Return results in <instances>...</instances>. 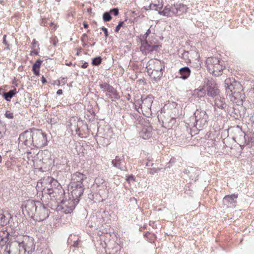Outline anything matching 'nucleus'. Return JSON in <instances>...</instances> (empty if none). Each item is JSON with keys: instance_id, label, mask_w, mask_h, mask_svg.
Wrapping results in <instances>:
<instances>
[{"instance_id": "23", "label": "nucleus", "mask_w": 254, "mask_h": 254, "mask_svg": "<svg viewBox=\"0 0 254 254\" xmlns=\"http://www.w3.org/2000/svg\"><path fill=\"white\" fill-rule=\"evenodd\" d=\"M179 73L181 75L180 78L183 80H186L190 76L191 70L189 67L185 66L179 69Z\"/></svg>"}, {"instance_id": "26", "label": "nucleus", "mask_w": 254, "mask_h": 254, "mask_svg": "<svg viewBox=\"0 0 254 254\" xmlns=\"http://www.w3.org/2000/svg\"><path fill=\"white\" fill-rule=\"evenodd\" d=\"M16 93V89L14 88V89L9 90L8 92H4L3 96L6 101H9L11 98H12Z\"/></svg>"}, {"instance_id": "44", "label": "nucleus", "mask_w": 254, "mask_h": 254, "mask_svg": "<svg viewBox=\"0 0 254 254\" xmlns=\"http://www.w3.org/2000/svg\"><path fill=\"white\" fill-rule=\"evenodd\" d=\"M36 46L39 47V44L38 43V41L36 40V39H33L32 43V48H35Z\"/></svg>"}, {"instance_id": "64", "label": "nucleus", "mask_w": 254, "mask_h": 254, "mask_svg": "<svg viewBox=\"0 0 254 254\" xmlns=\"http://www.w3.org/2000/svg\"><path fill=\"white\" fill-rule=\"evenodd\" d=\"M78 54H79V52H77L76 55H78Z\"/></svg>"}, {"instance_id": "10", "label": "nucleus", "mask_w": 254, "mask_h": 254, "mask_svg": "<svg viewBox=\"0 0 254 254\" xmlns=\"http://www.w3.org/2000/svg\"><path fill=\"white\" fill-rule=\"evenodd\" d=\"M22 206L23 207H22L23 212H26L29 217L33 218L38 208V204L37 205L33 200H28L22 204Z\"/></svg>"}, {"instance_id": "41", "label": "nucleus", "mask_w": 254, "mask_h": 254, "mask_svg": "<svg viewBox=\"0 0 254 254\" xmlns=\"http://www.w3.org/2000/svg\"><path fill=\"white\" fill-rule=\"evenodd\" d=\"M124 24V21H120L118 23V25L116 27V28L115 30V32L118 33L119 31V30H120L121 27H122Z\"/></svg>"}, {"instance_id": "55", "label": "nucleus", "mask_w": 254, "mask_h": 254, "mask_svg": "<svg viewBox=\"0 0 254 254\" xmlns=\"http://www.w3.org/2000/svg\"><path fill=\"white\" fill-rule=\"evenodd\" d=\"M57 94L58 95H62L63 94V90L62 89H59L57 92Z\"/></svg>"}, {"instance_id": "2", "label": "nucleus", "mask_w": 254, "mask_h": 254, "mask_svg": "<svg viewBox=\"0 0 254 254\" xmlns=\"http://www.w3.org/2000/svg\"><path fill=\"white\" fill-rule=\"evenodd\" d=\"M225 87L227 95L231 97L232 102L239 103L243 102L245 98L241 84L233 78H226L225 80Z\"/></svg>"}, {"instance_id": "24", "label": "nucleus", "mask_w": 254, "mask_h": 254, "mask_svg": "<svg viewBox=\"0 0 254 254\" xmlns=\"http://www.w3.org/2000/svg\"><path fill=\"white\" fill-rule=\"evenodd\" d=\"M175 6L177 11V15L186 13L188 9L187 5L182 3L177 2L175 3Z\"/></svg>"}, {"instance_id": "20", "label": "nucleus", "mask_w": 254, "mask_h": 254, "mask_svg": "<svg viewBox=\"0 0 254 254\" xmlns=\"http://www.w3.org/2000/svg\"><path fill=\"white\" fill-rule=\"evenodd\" d=\"M152 128L151 127H144L140 132V136L144 139H148L152 135Z\"/></svg>"}, {"instance_id": "16", "label": "nucleus", "mask_w": 254, "mask_h": 254, "mask_svg": "<svg viewBox=\"0 0 254 254\" xmlns=\"http://www.w3.org/2000/svg\"><path fill=\"white\" fill-rule=\"evenodd\" d=\"M112 165L121 171H126V163L125 160L124 156H117L112 161Z\"/></svg>"}, {"instance_id": "12", "label": "nucleus", "mask_w": 254, "mask_h": 254, "mask_svg": "<svg viewBox=\"0 0 254 254\" xmlns=\"http://www.w3.org/2000/svg\"><path fill=\"white\" fill-rule=\"evenodd\" d=\"M207 95L213 98L219 94V90L215 82L213 80H208L206 83Z\"/></svg>"}, {"instance_id": "43", "label": "nucleus", "mask_w": 254, "mask_h": 254, "mask_svg": "<svg viewBox=\"0 0 254 254\" xmlns=\"http://www.w3.org/2000/svg\"><path fill=\"white\" fill-rule=\"evenodd\" d=\"M160 169L159 168H152L149 170V174L153 175L154 174L158 172Z\"/></svg>"}, {"instance_id": "22", "label": "nucleus", "mask_w": 254, "mask_h": 254, "mask_svg": "<svg viewBox=\"0 0 254 254\" xmlns=\"http://www.w3.org/2000/svg\"><path fill=\"white\" fill-rule=\"evenodd\" d=\"M107 95L111 99H118L120 98L119 93L112 86L110 85L107 90Z\"/></svg>"}, {"instance_id": "15", "label": "nucleus", "mask_w": 254, "mask_h": 254, "mask_svg": "<svg viewBox=\"0 0 254 254\" xmlns=\"http://www.w3.org/2000/svg\"><path fill=\"white\" fill-rule=\"evenodd\" d=\"M158 13L161 15L167 17H172L173 15L177 16V11L175 6V3L173 5L167 4L163 10H159Z\"/></svg>"}, {"instance_id": "48", "label": "nucleus", "mask_w": 254, "mask_h": 254, "mask_svg": "<svg viewBox=\"0 0 254 254\" xmlns=\"http://www.w3.org/2000/svg\"><path fill=\"white\" fill-rule=\"evenodd\" d=\"M130 180L134 181V177L133 175L128 176L127 179V182H129Z\"/></svg>"}, {"instance_id": "42", "label": "nucleus", "mask_w": 254, "mask_h": 254, "mask_svg": "<svg viewBox=\"0 0 254 254\" xmlns=\"http://www.w3.org/2000/svg\"><path fill=\"white\" fill-rule=\"evenodd\" d=\"M26 153L27 155V157L29 159H30V158H33L35 157V156L37 155V153L34 152L32 153L31 151H27Z\"/></svg>"}, {"instance_id": "47", "label": "nucleus", "mask_w": 254, "mask_h": 254, "mask_svg": "<svg viewBox=\"0 0 254 254\" xmlns=\"http://www.w3.org/2000/svg\"><path fill=\"white\" fill-rule=\"evenodd\" d=\"M175 161L176 160L175 158H171L169 162L168 163V166H167V167L169 168L170 167V165H172V164L174 163Z\"/></svg>"}, {"instance_id": "8", "label": "nucleus", "mask_w": 254, "mask_h": 254, "mask_svg": "<svg viewBox=\"0 0 254 254\" xmlns=\"http://www.w3.org/2000/svg\"><path fill=\"white\" fill-rule=\"evenodd\" d=\"M37 203L38 207L33 219L37 221H42L49 217V210L44 204Z\"/></svg>"}, {"instance_id": "14", "label": "nucleus", "mask_w": 254, "mask_h": 254, "mask_svg": "<svg viewBox=\"0 0 254 254\" xmlns=\"http://www.w3.org/2000/svg\"><path fill=\"white\" fill-rule=\"evenodd\" d=\"M147 71H156L158 70H164L165 66L163 63L158 60H151L148 63L146 67Z\"/></svg>"}, {"instance_id": "21", "label": "nucleus", "mask_w": 254, "mask_h": 254, "mask_svg": "<svg viewBox=\"0 0 254 254\" xmlns=\"http://www.w3.org/2000/svg\"><path fill=\"white\" fill-rule=\"evenodd\" d=\"M164 70L147 71V72L151 78H153L155 81H157L159 80L162 76Z\"/></svg>"}, {"instance_id": "62", "label": "nucleus", "mask_w": 254, "mask_h": 254, "mask_svg": "<svg viewBox=\"0 0 254 254\" xmlns=\"http://www.w3.org/2000/svg\"><path fill=\"white\" fill-rule=\"evenodd\" d=\"M1 161H2V157L0 155V163H1Z\"/></svg>"}, {"instance_id": "60", "label": "nucleus", "mask_w": 254, "mask_h": 254, "mask_svg": "<svg viewBox=\"0 0 254 254\" xmlns=\"http://www.w3.org/2000/svg\"><path fill=\"white\" fill-rule=\"evenodd\" d=\"M144 8L146 10H148L149 9H147L148 8V6H144Z\"/></svg>"}, {"instance_id": "5", "label": "nucleus", "mask_w": 254, "mask_h": 254, "mask_svg": "<svg viewBox=\"0 0 254 254\" xmlns=\"http://www.w3.org/2000/svg\"><path fill=\"white\" fill-rule=\"evenodd\" d=\"M47 182L49 183V186L47 188L44 189L45 193H47L51 197H57V194L61 192L62 194L64 193V190L62 189V186L60 183L56 180L52 178H49Z\"/></svg>"}, {"instance_id": "25", "label": "nucleus", "mask_w": 254, "mask_h": 254, "mask_svg": "<svg viewBox=\"0 0 254 254\" xmlns=\"http://www.w3.org/2000/svg\"><path fill=\"white\" fill-rule=\"evenodd\" d=\"M43 61L40 59L37 60L32 66V71L35 75L38 76L40 74V68Z\"/></svg>"}, {"instance_id": "38", "label": "nucleus", "mask_w": 254, "mask_h": 254, "mask_svg": "<svg viewBox=\"0 0 254 254\" xmlns=\"http://www.w3.org/2000/svg\"><path fill=\"white\" fill-rule=\"evenodd\" d=\"M87 35L85 33L83 34L81 38V41L83 43V46H85L86 44L85 43L86 41H88Z\"/></svg>"}, {"instance_id": "34", "label": "nucleus", "mask_w": 254, "mask_h": 254, "mask_svg": "<svg viewBox=\"0 0 254 254\" xmlns=\"http://www.w3.org/2000/svg\"><path fill=\"white\" fill-rule=\"evenodd\" d=\"M191 64H192L191 66L197 70L199 69L201 67V64L200 62L199 61L198 59L196 61H194V62H191Z\"/></svg>"}, {"instance_id": "9", "label": "nucleus", "mask_w": 254, "mask_h": 254, "mask_svg": "<svg viewBox=\"0 0 254 254\" xmlns=\"http://www.w3.org/2000/svg\"><path fill=\"white\" fill-rule=\"evenodd\" d=\"M71 187V197L79 202L80 197L83 195L84 187L83 184H77L74 183H70Z\"/></svg>"}, {"instance_id": "56", "label": "nucleus", "mask_w": 254, "mask_h": 254, "mask_svg": "<svg viewBox=\"0 0 254 254\" xmlns=\"http://www.w3.org/2000/svg\"><path fill=\"white\" fill-rule=\"evenodd\" d=\"M153 164L152 163L150 162V161H148L146 164V166H152Z\"/></svg>"}, {"instance_id": "45", "label": "nucleus", "mask_w": 254, "mask_h": 254, "mask_svg": "<svg viewBox=\"0 0 254 254\" xmlns=\"http://www.w3.org/2000/svg\"><path fill=\"white\" fill-rule=\"evenodd\" d=\"M101 29L104 32L105 37H107L108 36V32L107 29L105 27L103 26L102 27H101Z\"/></svg>"}, {"instance_id": "61", "label": "nucleus", "mask_w": 254, "mask_h": 254, "mask_svg": "<svg viewBox=\"0 0 254 254\" xmlns=\"http://www.w3.org/2000/svg\"><path fill=\"white\" fill-rule=\"evenodd\" d=\"M66 64L68 65V66H70V65H71L72 64V63L71 62H69V63Z\"/></svg>"}, {"instance_id": "17", "label": "nucleus", "mask_w": 254, "mask_h": 254, "mask_svg": "<svg viewBox=\"0 0 254 254\" xmlns=\"http://www.w3.org/2000/svg\"><path fill=\"white\" fill-rule=\"evenodd\" d=\"M238 194H233L226 195L223 198V203L228 207H235L237 202Z\"/></svg>"}, {"instance_id": "49", "label": "nucleus", "mask_w": 254, "mask_h": 254, "mask_svg": "<svg viewBox=\"0 0 254 254\" xmlns=\"http://www.w3.org/2000/svg\"><path fill=\"white\" fill-rule=\"evenodd\" d=\"M79 245V241L76 240L73 242V244L72 245V246L73 247H77Z\"/></svg>"}, {"instance_id": "51", "label": "nucleus", "mask_w": 254, "mask_h": 254, "mask_svg": "<svg viewBox=\"0 0 254 254\" xmlns=\"http://www.w3.org/2000/svg\"><path fill=\"white\" fill-rule=\"evenodd\" d=\"M88 65V64L86 62H85L82 65H81V67L83 68H86L87 67Z\"/></svg>"}, {"instance_id": "63", "label": "nucleus", "mask_w": 254, "mask_h": 254, "mask_svg": "<svg viewBox=\"0 0 254 254\" xmlns=\"http://www.w3.org/2000/svg\"><path fill=\"white\" fill-rule=\"evenodd\" d=\"M95 44V42L93 43L92 44V46H94Z\"/></svg>"}, {"instance_id": "52", "label": "nucleus", "mask_w": 254, "mask_h": 254, "mask_svg": "<svg viewBox=\"0 0 254 254\" xmlns=\"http://www.w3.org/2000/svg\"><path fill=\"white\" fill-rule=\"evenodd\" d=\"M41 81L43 84L46 83L47 82L46 79L44 77V76H42L41 77Z\"/></svg>"}, {"instance_id": "50", "label": "nucleus", "mask_w": 254, "mask_h": 254, "mask_svg": "<svg viewBox=\"0 0 254 254\" xmlns=\"http://www.w3.org/2000/svg\"><path fill=\"white\" fill-rule=\"evenodd\" d=\"M38 53H39L37 50H34L31 51L30 55H32L33 54H34V55H38Z\"/></svg>"}, {"instance_id": "29", "label": "nucleus", "mask_w": 254, "mask_h": 254, "mask_svg": "<svg viewBox=\"0 0 254 254\" xmlns=\"http://www.w3.org/2000/svg\"><path fill=\"white\" fill-rule=\"evenodd\" d=\"M6 127L5 124L0 120V139L2 138L5 134Z\"/></svg>"}, {"instance_id": "46", "label": "nucleus", "mask_w": 254, "mask_h": 254, "mask_svg": "<svg viewBox=\"0 0 254 254\" xmlns=\"http://www.w3.org/2000/svg\"><path fill=\"white\" fill-rule=\"evenodd\" d=\"M108 131H109V133L110 134L109 135L108 134H104V137L105 138H108V136H109L110 137H111L112 135H113V132L112 131V130H111L109 128H108Z\"/></svg>"}, {"instance_id": "11", "label": "nucleus", "mask_w": 254, "mask_h": 254, "mask_svg": "<svg viewBox=\"0 0 254 254\" xmlns=\"http://www.w3.org/2000/svg\"><path fill=\"white\" fill-rule=\"evenodd\" d=\"M24 240L19 243V246L27 252L28 254H31L35 250V245L33 239L29 237H23Z\"/></svg>"}, {"instance_id": "31", "label": "nucleus", "mask_w": 254, "mask_h": 254, "mask_svg": "<svg viewBox=\"0 0 254 254\" xmlns=\"http://www.w3.org/2000/svg\"><path fill=\"white\" fill-rule=\"evenodd\" d=\"M181 58L185 61L187 64L190 63L189 51H184L183 53L182 54Z\"/></svg>"}, {"instance_id": "18", "label": "nucleus", "mask_w": 254, "mask_h": 254, "mask_svg": "<svg viewBox=\"0 0 254 254\" xmlns=\"http://www.w3.org/2000/svg\"><path fill=\"white\" fill-rule=\"evenodd\" d=\"M86 179L85 175L79 172H76L72 176L71 181L70 183H74L75 184H83V181Z\"/></svg>"}, {"instance_id": "19", "label": "nucleus", "mask_w": 254, "mask_h": 254, "mask_svg": "<svg viewBox=\"0 0 254 254\" xmlns=\"http://www.w3.org/2000/svg\"><path fill=\"white\" fill-rule=\"evenodd\" d=\"M214 98V108L216 107L219 109H224L226 108L227 105L225 102V99L224 97L220 96L219 95L215 97Z\"/></svg>"}, {"instance_id": "13", "label": "nucleus", "mask_w": 254, "mask_h": 254, "mask_svg": "<svg viewBox=\"0 0 254 254\" xmlns=\"http://www.w3.org/2000/svg\"><path fill=\"white\" fill-rule=\"evenodd\" d=\"M158 47L159 45L155 43L150 42L149 44L147 41H142L140 49L142 54L146 55L154 51H157Z\"/></svg>"}, {"instance_id": "6", "label": "nucleus", "mask_w": 254, "mask_h": 254, "mask_svg": "<svg viewBox=\"0 0 254 254\" xmlns=\"http://www.w3.org/2000/svg\"><path fill=\"white\" fill-rule=\"evenodd\" d=\"M193 115L195 119L194 126L198 129H201L207 126L208 116L204 110L197 109Z\"/></svg>"}, {"instance_id": "37", "label": "nucleus", "mask_w": 254, "mask_h": 254, "mask_svg": "<svg viewBox=\"0 0 254 254\" xmlns=\"http://www.w3.org/2000/svg\"><path fill=\"white\" fill-rule=\"evenodd\" d=\"M99 86L104 91H107V89L110 86V85L107 83H104L100 84L99 85Z\"/></svg>"}, {"instance_id": "36", "label": "nucleus", "mask_w": 254, "mask_h": 254, "mask_svg": "<svg viewBox=\"0 0 254 254\" xmlns=\"http://www.w3.org/2000/svg\"><path fill=\"white\" fill-rule=\"evenodd\" d=\"M130 201L132 203V205L134 206V207L136 209L138 208L139 206L137 204V202L136 199L134 197H131L130 198Z\"/></svg>"}, {"instance_id": "32", "label": "nucleus", "mask_w": 254, "mask_h": 254, "mask_svg": "<svg viewBox=\"0 0 254 254\" xmlns=\"http://www.w3.org/2000/svg\"><path fill=\"white\" fill-rule=\"evenodd\" d=\"M102 59L101 57H97L92 59V64L94 65L98 66L102 62Z\"/></svg>"}, {"instance_id": "33", "label": "nucleus", "mask_w": 254, "mask_h": 254, "mask_svg": "<svg viewBox=\"0 0 254 254\" xmlns=\"http://www.w3.org/2000/svg\"><path fill=\"white\" fill-rule=\"evenodd\" d=\"M163 7V4H161L160 5L159 4H156L154 3H151L148 6V8L147 9H150V10H157V8H159L160 9H162Z\"/></svg>"}, {"instance_id": "1", "label": "nucleus", "mask_w": 254, "mask_h": 254, "mask_svg": "<svg viewBox=\"0 0 254 254\" xmlns=\"http://www.w3.org/2000/svg\"><path fill=\"white\" fill-rule=\"evenodd\" d=\"M19 143L27 147L40 148L47 144V134L41 129L27 130L19 135Z\"/></svg>"}, {"instance_id": "58", "label": "nucleus", "mask_w": 254, "mask_h": 254, "mask_svg": "<svg viewBox=\"0 0 254 254\" xmlns=\"http://www.w3.org/2000/svg\"><path fill=\"white\" fill-rule=\"evenodd\" d=\"M8 245H6L4 251H5V252H6L9 254L10 253V250H8Z\"/></svg>"}, {"instance_id": "3", "label": "nucleus", "mask_w": 254, "mask_h": 254, "mask_svg": "<svg viewBox=\"0 0 254 254\" xmlns=\"http://www.w3.org/2000/svg\"><path fill=\"white\" fill-rule=\"evenodd\" d=\"M153 99L154 97L151 95H142L140 99L134 101L135 108L139 113L140 110L144 116L149 117L152 113L151 108Z\"/></svg>"}, {"instance_id": "59", "label": "nucleus", "mask_w": 254, "mask_h": 254, "mask_svg": "<svg viewBox=\"0 0 254 254\" xmlns=\"http://www.w3.org/2000/svg\"><path fill=\"white\" fill-rule=\"evenodd\" d=\"M148 35H149V34L151 33V31H150V29H148L147 31V32H146Z\"/></svg>"}, {"instance_id": "30", "label": "nucleus", "mask_w": 254, "mask_h": 254, "mask_svg": "<svg viewBox=\"0 0 254 254\" xmlns=\"http://www.w3.org/2000/svg\"><path fill=\"white\" fill-rule=\"evenodd\" d=\"M8 219L3 214H0V226H3L8 223Z\"/></svg>"}, {"instance_id": "28", "label": "nucleus", "mask_w": 254, "mask_h": 254, "mask_svg": "<svg viewBox=\"0 0 254 254\" xmlns=\"http://www.w3.org/2000/svg\"><path fill=\"white\" fill-rule=\"evenodd\" d=\"M205 90L203 87H199L198 89L194 90L193 95L198 98H201L205 95Z\"/></svg>"}, {"instance_id": "7", "label": "nucleus", "mask_w": 254, "mask_h": 254, "mask_svg": "<svg viewBox=\"0 0 254 254\" xmlns=\"http://www.w3.org/2000/svg\"><path fill=\"white\" fill-rule=\"evenodd\" d=\"M78 202H76L74 198L69 197L68 199L62 200L60 204L58 205L57 209L65 214L70 213Z\"/></svg>"}, {"instance_id": "4", "label": "nucleus", "mask_w": 254, "mask_h": 254, "mask_svg": "<svg viewBox=\"0 0 254 254\" xmlns=\"http://www.w3.org/2000/svg\"><path fill=\"white\" fill-rule=\"evenodd\" d=\"M206 64L208 71L215 76L222 74L223 70L225 68L223 62L215 57H209L206 61Z\"/></svg>"}, {"instance_id": "35", "label": "nucleus", "mask_w": 254, "mask_h": 254, "mask_svg": "<svg viewBox=\"0 0 254 254\" xmlns=\"http://www.w3.org/2000/svg\"><path fill=\"white\" fill-rule=\"evenodd\" d=\"M103 19L105 22L110 21L112 19V16L111 15L110 12H105L104 13L103 15Z\"/></svg>"}, {"instance_id": "53", "label": "nucleus", "mask_w": 254, "mask_h": 254, "mask_svg": "<svg viewBox=\"0 0 254 254\" xmlns=\"http://www.w3.org/2000/svg\"><path fill=\"white\" fill-rule=\"evenodd\" d=\"M149 35H148L146 33H145L144 35L142 36V40H143V41H146V39L147 38V37H148Z\"/></svg>"}, {"instance_id": "27", "label": "nucleus", "mask_w": 254, "mask_h": 254, "mask_svg": "<svg viewBox=\"0 0 254 254\" xmlns=\"http://www.w3.org/2000/svg\"><path fill=\"white\" fill-rule=\"evenodd\" d=\"M189 59H190V64L191 63V62L196 61L199 58V53L195 50H191L189 51Z\"/></svg>"}, {"instance_id": "39", "label": "nucleus", "mask_w": 254, "mask_h": 254, "mask_svg": "<svg viewBox=\"0 0 254 254\" xmlns=\"http://www.w3.org/2000/svg\"><path fill=\"white\" fill-rule=\"evenodd\" d=\"M6 118L9 119H13L14 118L13 114L9 111H6L5 113Z\"/></svg>"}, {"instance_id": "40", "label": "nucleus", "mask_w": 254, "mask_h": 254, "mask_svg": "<svg viewBox=\"0 0 254 254\" xmlns=\"http://www.w3.org/2000/svg\"><path fill=\"white\" fill-rule=\"evenodd\" d=\"M110 14H113L114 16H117L119 14V9L118 8H114L111 9L110 11Z\"/></svg>"}, {"instance_id": "57", "label": "nucleus", "mask_w": 254, "mask_h": 254, "mask_svg": "<svg viewBox=\"0 0 254 254\" xmlns=\"http://www.w3.org/2000/svg\"><path fill=\"white\" fill-rule=\"evenodd\" d=\"M83 25L84 28H87L88 27V24L85 22H83Z\"/></svg>"}, {"instance_id": "54", "label": "nucleus", "mask_w": 254, "mask_h": 254, "mask_svg": "<svg viewBox=\"0 0 254 254\" xmlns=\"http://www.w3.org/2000/svg\"><path fill=\"white\" fill-rule=\"evenodd\" d=\"M3 44H4L5 45H7V41L6 40V35H4L3 36Z\"/></svg>"}]
</instances>
